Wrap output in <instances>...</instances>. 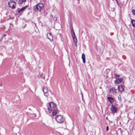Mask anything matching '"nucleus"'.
I'll list each match as a JSON object with an SVG mask.
<instances>
[{"label":"nucleus","mask_w":135,"mask_h":135,"mask_svg":"<svg viewBox=\"0 0 135 135\" xmlns=\"http://www.w3.org/2000/svg\"><path fill=\"white\" fill-rule=\"evenodd\" d=\"M56 120L58 122L61 123L64 122V119L62 115H60L56 116Z\"/></svg>","instance_id":"1"},{"label":"nucleus","mask_w":135,"mask_h":135,"mask_svg":"<svg viewBox=\"0 0 135 135\" xmlns=\"http://www.w3.org/2000/svg\"><path fill=\"white\" fill-rule=\"evenodd\" d=\"M8 5L9 7L11 8L12 9H14L15 8L16 3L14 1H10L8 3Z\"/></svg>","instance_id":"2"},{"label":"nucleus","mask_w":135,"mask_h":135,"mask_svg":"<svg viewBox=\"0 0 135 135\" xmlns=\"http://www.w3.org/2000/svg\"><path fill=\"white\" fill-rule=\"evenodd\" d=\"M43 91L44 93V95L47 97L49 95V94L48 93V90L47 88L45 86H44L43 87Z\"/></svg>","instance_id":"3"},{"label":"nucleus","mask_w":135,"mask_h":135,"mask_svg":"<svg viewBox=\"0 0 135 135\" xmlns=\"http://www.w3.org/2000/svg\"><path fill=\"white\" fill-rule=\"evenodd\" d=\"M43 7V5L42 3L37 4L36 6V8L38 10H40Z\"/></svg>","instance_id":"4"},{"label":"nucleus","mask_w":135,"mask_h":135,"mask_svg":"<svg viewBox=\"0 0 135 135\" xmlns=\"http://www.w3.org/2000/svg\"><path fill=\"white\" fill-rule=\"evenodd\" d=\"M110 109L111 111L113 113L116 112L117 110V109L116 107L112 105L110 108Z\"/></svg>","instance_id":"5"},{"label":"nucleus","mask_w":135,"mask_h":135,"mask_svg":"<svg viewBox=\"0 0 135 135\" xmlns=\"http://www.w3.org/2000/svg\"><path fill=\"white\" fill-rule=\"evenodd\" d=\"M123 79L122 78H120L118 79H117L114 81L115 84H118L123 81Z\"/></svg>","instance_id":"6"},{"label":"nucleus","mask_w":135,"mask_h":135,"mask_svg":"<svg viewBox=\"0 0 135 135\" xmlns=\"http://www.w3.org/2000/svg\"><path fill=\"white\" fill-rule=\"evenodd\" d=\"M49 105L51 108H55L56 107V105L53 102H51L49 103Z\"/></svg>","instance_id":"7"},{"label":"nucleus","mask_w":135,"mask_h":135,"mask_svg":"<svg viewBox=\"0 0 135 135\" xmlns=\"http://www.w3.org/2000/svg\"><path fill=\"white\" fill-rule=\"evenodd\" d=\"M118 89L120 92H122L124 91V88L122 85H118Z\"/></svg>","instance_id":"8"},{"label":"nucleus","mask_w":135,"mask_h":135,"mask_svg":"<svg viewBox=\"0 0 135 135\" xmlns=\"http://www.w3.org/2000/svg\"><path fill=\"white\" fill-rule=\"evenodd\" d=\"M47 37L48 39L51 41L52 40V37L50 33H49L47 35Z\"/></svg>","instance_id":"9"},{"label":"nucleus","mask_w":135,"mask_h":135,"mask_svg":"<svg viewBox=\"0 0 135 135\" xmlns=\"http://www.w3.org/2000/svg\"><path fill=\"white\" fill-rule=\"evenodd\" d=\"M107 99L108 100V101L110 102L111 103H112L113 102L114 100L113 99V98L111 97H108L107 98Z\"/></svg>","instance_id":"10"},{"label":"nucleus","mask_w":135,"mask_h":135,"mask_svg":"<svg viewBox=\"0 0 135 135\" xmlns=\"http://www.w3.org/2000/svg\"><path fill=\"white\" fill-rule=\"evenodd\" d=\"M27 6H25L24 7H23L20 10H19L18 11L19 13H20L21 12H23L25 9L27 8Z\"/></svg>","instance_id":"11"},{"label":"nucleus","mask_w":135,"mask_h":135,"mask_svg":"<svg viewBox=\"0 0 135 135\" xmlns=\"http://www.w3.org/2000/svg\"><path fill=\"white\" fill-rule=\"evenodd\" d=\"M82 58L83 60V63H85V56L84 54H82Z\"/></svg>","instance_id":"12"},{"label":"nucleus","mask_w":135,"mask_h":135,"mask_svg":"<svg viewBox=\"0 0 135 135\" xmlns=\"http://www.w3.org/2000/svg\"><path fill=\"white\" fill-rule=\"evenodd\" d=\"M57 110L56 109H54L53 110L52 114L53 116H55L56 114Z\"/></svg>","instance_id":"13"},{"label":"nucleus","mask_w":135,"mask_h":135,"mask_svg":"<svg viewBox=\"0 0 135 135\" xmlns=\"http://www.w3.org/2000/svg\"><path fill=\"white\" fill-rule=\"evenodd\" d=\"M26 1V0H19L18 1V2L19 4H22L23 2H25Z\"/></svg>","instance_id":"14"},{"label":"nucleus","mask_w":135,"mask_h":135,"mask_svg":"<svg viewBox=\"0 0 135 135\" xmlns=\"http://www.w3.org/2000/svg\"><path fill=\"white\" fill-rule=\"evenodd\" d=\"M132 25L133 26L135 27V20H133L132 21Z\"/></svg>","instance_id":"15"},{"label":"nucleus","mask_w":135,"mask_h":135,"mask_svg":"<svg viewBox=\"0 0 135 135\" xmlns=\"http://www.w3.org/2000/svg\"><path fill=\"white\" fill-rule=\"evenodd\" d=\"M114 76H115V78L116 79H118L119 78V76L115 73L114 74Z\"/></svg>","instance_id":"16"},{"label":"nucleus","mask_w":135,"mask_h":135,"mask_svg":"<svg viewBox=\"0 0 135 135\" xmlns=\"http://www.w3.org/2000/svg\"><path fill=\"white\" fill-rule=\"evenodd\" d=\"M117 90L114 88H111L110 90V91L112 90L113 92L116 93V90Z\"/></svg>","instance_id":"17"},{"label":"nucleus","mask_w":135,"mask_h":135,"mask_svg":"<svg viewBox=\"0 0 135 135\" xmlns=\"http://www.w3.org/2000/svg\"><path fill=\"white\" fill-rule=\"evenodd\" d=\"M73 40L74 42L75 43H77V39L76 38V37L73 38Z\"/></svg>","instance_id":"18"},{"label":"nucleus","mask_w":135,"mask_h":135,"mask_svg":"<svg viewBox=\"0 0 135 135\" xmlns=\"http://www.w3.org/2000/svg\"><path fill=\"white\" fill-rule=\"evenodd\" d=\"M40 76L42 79H44L45 78V75L44 74L42 73L41 75Z\"/></svg>","instance_id":"19"},{"label":"nucleus","mask_w":135,"mask_h":135,"mask_svg":"<svg viewBox=\"0 0 135 135\" xmlns=\"http://www.w3.org/2000/svg\"><path fill=\"white\" fill-rule=\"evenodd\" d=\"M71 34L73 38L76 37L75 36V33L73 34V33H72Z\"/></svg>","instance_id":"20"},{"label":"nucleus","mask_w":135,"mask_h":135,"mask_svg":"<svg viewBox=\"0 0 135 135\" xmlns=\"http://www.w3.org/2000/svg\"><path fill=\"white\" fill-rule=\"evenodd\" d=\"M132 12L134 15H135V9L132 10Z\"/></svg>","instance_id":"21"},{"label":"nucleus","mask_w":135,"mask_h":135,"mask_svg":"<svg viewBox=\"0 0 135 135\" xmlns=\"http://www.w3.org/2000/svg\"><path fill=\"white\" fill-rule=\"evenodd\" d=\"M48 111H49V112L50 113L51 111H52L51 109H50L49 108H48Z\"/></svg>","instance_id":"22"},{"label":"nucleus","mask_w":135,"mask_h":135,"mask_svg":"<svg viewBox=\"0 0 135 135\" xmlns=\"http://www.w3.org/2000/svg\"><path fill=\"white\" fill-rule=\"evenodd\" d=\"M53 19L55 21H56L57 20V18L56 17H53Z\"/></svg>","instance_id":"23"},{"label":"nucleus","mask_w":135,"mask_h":135,"mask_svg":"<svg viewBox=\"0 0 135 135\" xmlns=\"http://www.w3.org/2000/svg\"><path fill=\"white\" fill-rule=\"evenodd\" d=\"M109 128L108 126H107L106 128V130L107 131H108V130Z\"/></svg>","instance_id":"24"},{"label":"nucleus","mask_w":135,"mask_h":135,"mask_svg":"<svg viewBox=\"0 0 135 135\" xmlns=\"http://www.w3.org/2000/svg\"><path fill=\"white\" fill-rule=\"evenodd\" d=\"M71 34L72 33H72V32H73V31H74L73 29L71 30Z\"/></svg>","instance_id":"25"},{"label":"nucleus","mask_w":135,"mask_h":135,"mask_svg":"<svg viewBox=\"0 0 135 135\" xmlns=\"http://www.w3.org/2000/svg\"><path fill=\"white\" fill-rule=\"evenodd\" d=\"M119 97H120V95H119V96H118V98H119Z\"/></svg>","instance_id":"26"},{"label":"nucleus","mask_w":135,"mask_h":135,"mask_svg":"<svg viewBox=\"0 0 135 135\" xmlns=\"http://www.w3.org/2000/svg\"><path fill=\"white\" fill-rule=\"evenodd\" d=\"M72 33H73V34H74L75 33L74 31H73V32H72Z\"/></svg>","instance_id":"27"}]
</instances>
